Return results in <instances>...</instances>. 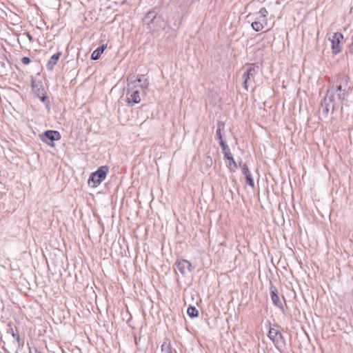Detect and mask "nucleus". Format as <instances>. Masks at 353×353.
<instances>
[{
  "label": "nucleus",
  "mask_w": 353,
  "mask_h": 353,
  "mask_svg": "<svg viewBox=\"0 0 353 353\" xmlns=\"http://www.w3.org/2000/svg\"><path fill=\"white\" fill-rule=\"evenodd\" d=\"M21 62L23 63V64H28L30 63V59L27 57H24L21 59Z\"/></svg>",
  "instance_id": "a878e982"
},
{
  "label": "nucleus",
  "mask_w": 353,
  "mask_h": 353,
  "mask_svg": "<svg viewBox=\"0 0 353 353\" xmlns=\"http://www.w3.org/2000/svg\"><path fill=\"white\" fill-rule=\"evenodd\" d=\"M39 137L43 142L51 146L54 145V141H58L61 139L60 133L56 130H47L44 133L40 134Z\"/></svg>",
  "instance_id": "6e6552de"
},
{
  "label": "nucleus",
  "mask_w": 353,
  "mask_h": 353,
  "mask_svg": "<svg viewBox=\"0 0 353 353\" xmlns=\"http://www.w3.org/2000/svg\"><path fill=\"white\" fill-rule=\"evenodd\" d=\"M269 339L272 341L274 343H278L280 340L283 339V336L281 332L274 327H270L268 334Z\"/></svg>",
  "instance_id": "f8f14e48"
},
{
  "label": "nucleus",
  "mask_w": 353,
  "mask_h": 353,
  "mask_svg": "<svg viewBox=\"0 0 353 353\" xmlns=\"http://www.w3.org/2000/svg\"><path fill=\"white\" fill-rule=\"evenodd\" d=\"M343 35L340 32H336L333 34L332 39H331L332 50L334 54H336L341 51V47L340 46L341 41L343 40Z\"/></svg>",
  "instance_id": "1a4fd4ad"
},
{
  "label": "nucleus",
  "mask_w": 353,
  "mask_h": 353,
  "mask_svg": "<svg viewBox=\"0 0 353 353\" xmlns=\"http://www.w3.org/2000/svg\"><path fill=\"white\" fill-rule=\"evenodd\" d=\"M219 144L223 152L230 151L228 145H227L226 142L224 140H221V141L219 142Z\"/></svg>",
  "instance_id": "4be33fe9"
},
{
  "label": "nucleus",
  "mask_w": 353,
  "mask_h": 353,
  "mask_svg": "<svg viewBox=\"0 0 353 353\" xmlns=\"http://www.w3.org/2000/svg\"><path fill=\"white\" fill-rule=\"evenodd\" d=\"M174 265L176 266V272H179L184 277L188 276L194 269L191 263L185 259L177 260Z\"/></svg>",
  "instance_id": "0eeeda50"
},
{
  "label": "nucleus",
  "mask_w": 353,
  "mask_h": 353,
  "mask_svg": "<svg viewBox=\"0 0 353 353\" xmlns=\"http://www.w3.org/2000/svg\"><path fill=\"white\" fill-rule=\"evenodd\" d=\"M334 102V101H330V98L328 97L325 96V97L323 98L321 106L322 112L325 116H327L330 112V103Z\"/></svg>",
  "instance_id": "ddd939ff"
},
{
  "label": "nucleus",
  "mask_w": 353,
  "mask_h": 353,
  "mask_svg": "<svg viewBox=\"0 0 353 353\" xmlns=\"http://www.w3.org/2000/svg\"><path fill=\"white\" fill-rule=\"evenodd\" d=\"M168 353H172V351L169 349Z\"/></svg>",
  "instance_id": "7c9ffc66"
},
{
  "label": "nucleus",
  "mask_w": 353,
  "mask_h": 353,
  "mask_svg": "<svg viewBox=\"0 0 353 353\" xmlns=\"http://www.w3.org/2000/svg\"><path fill=\"white\" fill-rule=\"evenodd\" d=\"M259 14H260L261 19H267L266 17H267L268 12L265 8H261L260 9Z\"/></svg>",
  "instance_id": "5701e85b"
},
{
  "label": "nucleus",
  "mask_w": 353,
  "mask_h": 353,
  "mask_svg": "<svg viewBox=\"0 0 353 353\" xmlns=\"http://www.w3.org/2000/svg\"><path fill=\"white\" fill-rule=\"evenodd\" d=\"M224 154V157L229 160L231 157H232L230 151L223 152Z\"/></svg>",
  "instance_id": "bb28decb"
},
{
  "label": "nucleus",
  "mask_w": 353,
  "mask_h": 353,
  "mask_svg": "<svg viewBox=\"0 0 353 353\" xmlns=\"http://www.w3.org/2000/svg\"><path fill=\"white\" fill-rule=\"evenodd\" d=\"M107 45H102L96 49L91 54V59L97 60L99 59L101 54L103 52V51L106 49Z\"/></svg>",
  "instance_id": "dca6fc26"
},
{
  "label": "nucleus",
  "mask_w": 353,
  "mask_h": 353,
  "mask_svg": "<svg viewBox=\"0 0 353 353\" xmlns=\"http://www.w3.org/2000/svg\"><path fill=\"white\" fill-rule=\"evenodd\" d=\"M23 36L27 37L30 42L32 41V35L29 32H25L23 34Z\"/></svg>",
  "instance_id": "cd10ccee"
},
{
  "label": "nucleus",
  "mask_w": 353,
  "mask_h": 353,
  "mask_svg": "<svg viewBox=\"0 0 353 353\" xmlns=\"http://www.w3.org/2000/svg\"><path fill=\"white\" fill-rule=\"evenodd\" d=\"M127 83L132 84L135 85L136 88L141 89L144 94H145L149 85V81L145 78L143 74L138 75L136 79H134V76L128 77Z\"/></svg>",
  "instance_id": "423d86ee"
},
{
  "label": "nucleus",
  "mask_w": 353,
  "mask_h": 353,
  "mask_svg": "<svg viewBox=\"0 0 353 353\" xmlns=\"http://www.w3.org/2000/svg\"><path fill=\"white\" fill-rule=\"evenodd\" d=\"M6 333L11 334L12 336L15 333L13 328L12 327L11 323H8L6 328Z\"/></svg>",
  "instance_id": "b1692460"
},
{
  "label": "nucleus",
  "mask_w": 353,
  "mask_h": 353,
  "mask_svg": "<svg viewBox=\"0 0 353 353\" xmlns=\"http://www.w3.org/2000/svg\"><path fill=\"white\" fill-rule=\"evenodd\" d=\"M240 166L241 168L242 173L245 175L246 184L253 188L254 187V183L248 167L245 163H240Z\"/></svg>",
  "instance_id": "9b49d317"
},
{
  "label": "nucleus",
  "mask_w": 353,
  "mask_h": 353,
  "mask_svg": "<svg viewBox=\"0 0 353 353\" xmlns=\"http://www.w3.org/2000/svg\"><path fill=\"white\" fill-rule=\"evenodd\" d=\"M259 67L254 63L247 65L246 70L243 74L242 86L248 90V85L254 81V77L258 72Z\"/></svg>",
  "instance_id": "20e7f679"
},
{
  "label": "nucleus",
  "mask_w": 353,
  "mask_h": 353,
  "mask_svg": "<svg viewBox=\"0 0 353 353\" xmlns=\"http://www.w3.org/2000/svg\"><path fill=\"white\" fill-rule=\"evenodd\" d=\"M127 103L129 105H134L141 101V93L139 88L135 85L127 83L126 87Z\"/></svg>",
  "instance_id": "39448f33"
},
{
  "label": "nucleus",
  "mask_w": 353,
  "mask_h": 353,
  "mask_svg": "<svg viewBox=\"0 0 353 353\" xmlns=\"http://www.w3.org/2000/svg\"><path fill=\"white\" fill-rule=\"evenodd\" d=\"M12 337L15 339V340L18 343V345L20 346L21 345V338H20V336L19 334L14 333L12 335Z\"/></svg>",
  "instance_id": "393cba45"
},
{
  "label": "nucleus",
  "mask_w": 353,
  "mask_h": 353,
  "mask_svg": "<svg viewBox=\"0 0 353 353\" xmlns=\"http://www.w3.org/2000/svg\"><path fill=\"white\" fill-rule=\"evenodd\" d=\"M40 100L43 103H45L48 107L49 105V102H46V92H45V90L44 89H41V95L38 97Z\"/></svg>",
  "instance_id": "412c9836"
},
{
  "label": "nucleus",
  "mask_w": 353,
  "mask_h": 353,
  "mask_svg": "<svg viewBox=\"0 0 353 353\" xmlns=\"http://www.w3.org/2000/svg\"><path fill=\"white\" fill-rule=\"evenodd\" d=\"M265 24H267V19H261V21H253L251 26L256 32H259L263 30Z\"/></svg>",
  "instance_id": "2eb2a0df"
},
{
  "label": "nucleus",
  "mask_w": 353,
  "mask_h": 353,
  "mask_svg": "<svg viewBox=\"0 0 353 353\" xmlns=\"http://www.w3.org/2000/svg\"><path fill=\"white\" fill-rule=\"evenodd\" d=\"M256 21H261V16H260L259 18H257V20H256Z\"/></svg>",
  "instance_id": "c756f323"
},
{
  "label": "nucleus",
  "mask_w": 353,
  "mask_h": 353,
  "mask_svg": "<svg viewBox=\"0 0 353 353\" xmlns=\"http://www.w3.org/2000/svg\"><path fill=\"white\" fill-rule=\"evenodd\" d=\"M32 88L37 97L41 95V89H44L41 83H36L34 81H32Z\"/></svg>",
  "instance_id": "a211bd4d"
},
{
  "label": "nucleus",
  "mask_w": 353,
  "mask_h": 353,
  "mask_svg": "<svg viewBox=\"0 0 353 353\" xmlns=\"http://www.w3.org/2000/svg\"><path fill=\"white\" fill-rule=\"evenodd\" d=\"M61 54V52H57L50 57L46 64V68L48 70H52L54 66L57 64L59 59L60 58Z\"/></svg>",
  "instance_id": "4468645a"
},
{
  "label": "nucleus",
  "mask_w": 353,
  "mask_h": 353,
  "mask_svg": "<svg viewBox=\"0 0 353 353\" xmlns=\"http://www.w3.org/2000/svg\"><path fill=\"white\" fill-rule=\"evenodd\" d=\"M351 89L350 78L344 74L337 75L327 89L325 96L330 98V101H335L336 98L339 103L342 104Z\"/></svg>",
  "instance_id": "f257e3e1"
},
{
  "label": "nucleus",
  "mask_w": 353,
  "mask_h": 353,
  "mask_svg": "<svg viewBox=\"0 0 353 353\" xmlns=\"http://www.w3.org/2000/svg\"><path fill=\"white\" fill-rule=\"evenodd\" d=\"M187 313L190 318H194L198 316L199 312L195 307L189 306L187 310Z\"/></svg>",
  "instance_id": "6ab92c4d"
},
{
  "label": "nucleus",
  "mask_w": 353,
  "mask_h": 353,
  "mask_svg": "<svg viewBox=\"0 0 353 353\" xmlns=\"http://www.w3.org/2000/svg\"><path fill=\"white\" fill-rule=\"evenodd\" d=\"M228 167L230 170L234 171L237 168V164L236 163L233 157L228 160Z\"/></svg>",
  "instance_id": "aec40b11"
},
{
  "label": "nucleus",
  "mask_w": 353,
  "mask_h": 353,
  "mask_svg": "<svg viewBox=\"0 0 353 353\" xmlns=\"http://www.w3.org/2000/svg\"><path fill=\"white\" fill-rule=\"evenodd\" d=\"M108 172V166H101L97 171L91 174L88 179V184L92 187H97L105 179Z\"/></svg>",
  "instance_id": "7ed1b4c3"
},
{
  "label": "nucleus",
  "mask_w": 353,
  "mask_h": 353,
  "mask_svg": "<svg viewBox=\"0 0 353 353\" xmlns=\"http://www.w3.org/2000/svg\"><path fill=\"white\" fill-rule=\"evenodd\" d=\"M336 109V105L334 103L332 105V112L333 113L334 110Z\"/></svg>",
  "instance_id": "c85d7f7f"
},
{
  "label": "nucleus",
  "mask_w": 353,
  "mask_h": 353,
  "mask_svg": "<svg viewBox=\"0 0 353 353\" xmlns=\"http://www.w3.org/2000/svg\"><path fill=\"white\" fill-rule=\"evenodd\" d=\"M225 130V124L222 121H219L217 123V130L216 132V136L218 140H219V142L221 141V140H223L222 138L221 131H224Z\"/></svg>",
  "instance_id": "f3484780"
},
{
  "label": "nucleus",
  "mask_w": 353,
  "mask_h": 353,
  "mask_svg": "<svg viewBox=\"0 0 353 353\" xmlns=\"http://www.w3.org/2000/svg\"><path fill=\"white\" fill-rule=\"evenodd\" d=\"M270 296L271 300L274 305L278 307L279 308L283 310V304L280 301L279 295H278V290L276 287H274L272 283H270Z\"/></svg>",
  "instance_id": "9d476101"
},
{
  "label": "nucleus",
  "mask_w": 353,
  "mask_h": 353,
  "mask_svg": "<svg viewBox=\"0 0 353 353\" xmlns=\"http://www.w3.org/2000/svg\"><path fill=\"white\" fill-rule=\"evenodd\" d=\"M143 21L146 24L148 30L154 37H157L161 31L168 32L170 30V28H166L165 21L154 11L148 12L144 17Z\"/></svg>",
  "instance_id": "f03ea898"
}]
</instances>
